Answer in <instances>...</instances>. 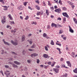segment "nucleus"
<instances>
[{"label":"nucleus","instance_id":"nucleus-33","mask_svg":"<svg viewBox=\"0 0 77 77\" xmlns=\"http://www.w3.org/2000/svg\"><path fill=\"white\" fill-rule=\"evenodd\" d=\"M49 66L48 65L47 66H44V68H45L46 69H47V67H48Z\"/></svg>","mask_w":77,"mask_h":77},{"label":"nucleus","instance_id":"nucleus-27","mask_svg":"<svg viewBox=\"0 0 77 77\" xmlns=\"http://www.w3.org/2000/svg\"><path fill=\"white\" fill-rule=\"evenodd\" d=\"M40 14H41V12H40L39 11H38L36 14V15H38V16L39 15H40Z\"/></svg>","mask_w":77,"mask_h":77},{"label":"nucleus","instance_id":"nucleus-15","mask_svg":"<svg viewBox=\"0 0 77 77\" xmlns=\"http://www.w3.org/2000/svg\"><path fill=\"white\" fill-rule=\"evenodd\" d=\"M71 56L72 57L74 58V56H75V53L72 52L71 54Z\"/></svg>","mask_w":77,"mask_h":77},{"label":"nucleus","instance_id":"nucleus-26","mask_svg":"<svg viewBox=\"0 0 77 77\" xmlns=\"http://www.w3.org/2000/svg\"><path fill=\"white\" fill-rule=\"evenodd\" d=\"M8 17L10 19V20H12V17L11 16V15H10V14L8 15Z\"/></svg>","mask_w":77,"mask_h":77},{"label":"nucleus","instance_id":"nucleus-45","mask_svg":"<svg viewBox=\"0 0 77 77\" xmlns=\"http://www.w3.org/2000/svg\"><path fill=\"white\" fill-rule=\"evenodd\" d=\"M39 60L38 59H37V63H39Z\"/></svg>","mask_w":77,"mask_h":77},{"label":"nucleus","instance_id":"nucleus-11","mask_svg":"<svg viewBox=\"0 0 77 77\" xmlns=\"http://www.w3.org/2000/svg\"><path fill=\"white\" fill-rule=\"evenodd\" d=\"M14 63H15V64H16V65H20L21 64V63H20L19 62L17 61H14Z\"/></svg>","mask_w":77,"mask_h":77},{"label":"nucleus","instance_id":"nucleus-63","mask_svg":"<svg viewBox=\"0 0 77 77\" xmlns=\"http://www.w3.org/2000/svg\"><path fill=\"white\" fill-rule=\"evenodd\" d=\"M10 23H11V24H15L14 23V21H10Z\"/></svg>","mask_w":77,"mask_h":77},{"label":"nucleus","instance_id":"nucleus-28","mask_svg":"<svg viewBox=\"0 0 77 77\" xmlns=\"http://www.w3.org/2000/svg\"><path fill=\"white\" fill-rule=\"evenodd\" d=\"M29 16H26V18L25 19V20H28V19H29Z\"/></svg>","mask_w":77,"mask_h":77},{"label":"nucleus","instance_id":"nucleus-44","mask_svg":"<svg viewBox=\"0 0 77 77\" xmlns=\"http://www.w3.org/2000/svg\"><path fill=\"white\" fill-rule=\"evenodd\" d=\"M9 60H12V59H13V58H8Z\"/></svg>","mask_w":77,"mask_h":77},{"label":"nucleus","instance_id":"nucleus-54","mask_svg":"<svg viewBox=\"0 0 77 77\" xmlns=\"http://www.w3.org/2000/svg\"><path fill=\"white\" fill-rule=\"evenodd\" d=\"M28 51H33V50L31 49H28Z\"/></svg>","mask_w":77,"mask_h":77},{"label":"nucleus","instance_id":"nucleus-38","mask_svg":"<svg viewBox=\"0 0 77 77\" xmlns=\"http://www.w3.org/2000/svg\"><path fill=\"white\" fill-rule=\"evenodd\" d=\"M27 3V2H25L23 3L24 6H26Z\"/></svg>","mask_w":77,"mask_h":77},{"label":"nucleus","instance_id":"nucleus-48","mask_svg":"<svg viewBox=\"0 0 77 77\" xmlns=\"http://www.w3.org/2000/svg\"><path fill=\"white\" fill-rule=\"evenodd\" d=\"M63 11H66V8L65 7H63Z\"/></svg>","mask_w":77,"mask_h":77},{"label":"nucleus","instance_id":"nucleus-13","mask_svg":"<svg viewBox=\"0 0 77 77\" xmlns=\"http://www.w3.org/2000/svg\"><path fill=\"white\" fill-rule=\"evenodd\" d=\"M73 21H74L75 24H77V19L75 18H73Z\"/></svg>","mask_w":77,"mask_h":77},{"label":"nucleus","instance_id":"nucleus-25","mask_svg":"<svg viewBox=\"0 0 77 77\" xmlns=\"http://www.w3.org/2000/svg\"><path fill=\"white\" fill-rule=\"evenodd\" d=\"M35 6V8H36L37 9H38V10H39V9H40V8H39V7L38 5H36Z\"/></svg>","mask_w":77,"mask_h":77},{"label":"nucleus","instance_id":"nucleus-61","mask_svg":"<svg viewBox=\"0 0 77 77\" xmlns=\"http://www.w3.org/2000/svg\"><path fill=\"white\" fill-rule=\"evenodd\" d=\"M61 36L62 38H64V36H65V35H61Z\"/></svg>","mask_w":77,"mask_h":77},{"label":"nucleus","instance_id":"nucleus-50","mask_svg":"<svg viewBox=\"0 0 77 77\" xmlns=\"http://www.w3.org/2000/svg\"><path fill=\"white\" fill-rule=\"evenodd\" d=\"M45 38L47 39H50V37H49V36H48V35H47L46 36Z\"/></svg>","mask_w":77,"mask_h":77},{"label":"nucleus","instance_id":"nucleus-64","mask_svg":"<svg viewBox=\"0 0 77 77\" xmlns=\"http://www.w3.org/2000/svg\"><path fill=\"white\" fill-rule=\"evenodd\" d=\"M14 77L13 75H11L9 77Z\"/></svg>","mask_w":77,"mask_h":77},{"label":"nucleus","instance_id":"nucleus-60","mask_svg":"<svg viewBox=\"0 0 77 77\" xmlns=\"http://www.w3.org/2000/svg\"><path fill=\"white\" fill-rule=\"evenodd\" d=\"M57 20H61V18H60V17H58L57 18Z\"/></svg>","mask_w":77,"mask_h":77},{"label":"nucleus","instance_id":"nucleus-31","mask_svg":"<svg viewBox=\"0 0 77 77\" xmlns=\"http://www.w3.org/2000/svg\"><path fill=\"white\" fill-rule=\"evenodd\" d=\"M63 22H64V23H65V22L66 21V19L64 17L63 18Z\"/></svg>","mask_w":77,"mask_h":77},{"label":"nucleus","instance_id":"nucleus-17","mask_svg":"<svg viewBox=\"0 0 77 77\" xmlns=\"http://www.w3.org/2000/svg\"><path fill=\"white\" fill-rule=\"evenodd\" d=\"M43 56L45 58H47V57H48V55L44 54H43Z\"/></svg>","mask_w":77,"mask_h":77},{"label":"nucleus","instance_id":"nucleus-4","mask_svg":"<svg viewBox=\"0 0 77 77\" xmlns=\"http://www.w3.org/2000/svg\"><path fill=\"white\" fill-rule=\"evenodd\" d=\"M5 20H6V17L4 16L3 18H2V22L3 24V23H5V22H6Z\"/></svg>","mask_w":77,"mask_h":77},{"label":"nucleus","instance_id":"nucleus-53","mask_svg":"<svg viewBox=\"0 0 77 77\" xmlns=\"http://www.w3.org/2000/svg\"><path fill=\"white\" fill-rule=\"evenodd\" d=\"M66 63H67V64H69V63H70V61H66Z\"/></svg>","mask_w":77,"mask_h":77},{"label":"nucleus","instance_id":"nucleus-37","mask_svg":"<svg viewBox=\"0 0 77 77\" xmlns=\"http://www.w3.org/2000/svg\"><path fill=\"white\" fill-rule=\"evenodd\" d=\"M67 75H68V74L67 73H66L64 74V75H63V77H67Z\"/></svg>","mask_w":77,"mask_h":77},{"label":"nucleus","instance_id":"nucleus-24","mask_svg":"<svg viewBox=\"0 0 77 77\" xmlns=\"http://www.w3.org/2000/svg\"><path fill=\"white\" fill-rule=\"evenodd\" d=\"M47 35L45 33H44L43 35V36L44 38H45L47 36Z\"/></svg>","mask_w":77,"mask_h":77},{"label":"nucleus","instance_id":"nucleus-21","mask_svg":"<svg viewBox=\"0 0 77 77\" xmlns=\"http://www.w3.org/2000/svg\"><path fill=\"white\" fill-rule=\"evenodd\" d=\"M46 13L47 14V15H49V12L48 10H46Z\"/></svg>","mask_w":77,"mask_h":77},{"label":"nucleus","instance_id":"nucleus-22","mask_svg":"<svg viewBox=\"0 0 77 77\" xmlns=\"http://www.w3.org/2000/svg\"><path fill=\"white\" fill-rule=\"evenodd\" d=\"M35 47H36V45L35 44H34L31 47V48H35Z\"/></svg>","mask_w":77,"mask_h":77},{"label":"nucleus","instance_id":"nucleus-12","mask_svg":"<svg viewBox=\"0 0 77 77\" xmlns=\"http://www.w3.org/2000/svg\"><path fill=\"white\" fill-rule=\"evenodd\" d=\"M10 73H5V74L6 75L7 77H9L10 76Z\"/></svg>","mask_w":77,"mask_h":77},{"label":"nucleus","instance_id":"nucleus-56","mask_svg":"<svg viewBox=\"0 0 77 77\" xmlns=\"http://www.w3.org/2000/svg\"><path fill=\"white\" fill-rule=\"evenodd\" d=\"M43 6H45V2H43Z\"/></svg>","mask_w":77,"mask_h":77},{"label":"nucleus","instance_id":"nucleus-3","mask_svg":"<svg viewBox=\"0 0 77 77\" xmlns=\"http://www.w3.org/2000/svg\"><path fill=\"white\" fill-rule=\"evenodd\" d=\"M53 71L55 72V73H58L59 72V69L57 68H54L53 69Z\"/></svg>","mask_w":77,"mask_h":77},{"label":"nucleus","instance_id":"nucleus-1","mask_svg":"<svg viewBox=\"0 0 77 77\" xmlns=\"http://www.w3.org/2000/svg\"><path fill=\"white\" fill-rule=\"evenodd\" d=\"M51 26L52 27H54V26L55 28H59V27H62V25H58V26H57V25H56V24L53 23H52L51 24Z\"/></svg>","mask_w":77,"mask_h":77},{"label":"nucleus","instance_id":"nucleus-9","mask_svg":"<svg viewBox=\"0 0 77 77\" xmlns=\"http://www.w3.org/2000/svg\"><path fill=\"white\" fill-rule=\"evenodd\" d=\"M63 16H65V17H68V15L67 14V13H63Z\"/></svg>","mask_w":77,"mask_h":77},{"label":"nucleus","instance_id":"nucleus-35","mask_svg":"<svg viewBox=\"0 0 77 77\" xmlns=\"http://www.w3.org/2000/svg\"><path fill=\"white\" fill-rule=\"evenodd\" d=\"M68 66H69V67H71V63H70L69 64H68L67 65Z\"/></svg>","mask_w":77,"mask_h":77},{"label":"nucleus","instance_id":"nucleus-10","mask_svg":"<svg viewBox=\"0 0 77 77\" xmlns=\"http://www.w3.org/2000/svg\"><path fill=\"white\" fill-rule=\"evenodd\" d=\"M2 7H3L4 8H3V10H4V11H7V10H8V7L7 6H3Z\"/></svg>","mask_w":77,"mask_h":77},{"label":"nucleus","instance_id":"nucleus-43","mask_svg":"<svg viewBox=\"0 0 77 77\" xmlns=\"http://www.w3.org/2000/svg\"><path fill=\"white\" fill-rule=\"evenodd\" d=\"M48 29H50V25H48L47 26Z\"/></svg>","mask_w":77,"mask_h":77},{"label":"nucleus","instance_id":"nucleus-59","mask_svg":"<svg viewBox=\"0 0 77 77\" xmlns=\"http://www.w3.org/2000/svg\"><path fill=\"white\" fill-rule=\"evenodd\" d=\"M72 5L71 7L72 8H73V9H74V5H73L72 4V5Z\"/></svg>","mask_w":77,"mask_h":77},{"label":"nucleus","instance_id":"nucleus-6","mask_svg":"<svg viewBox=\"0 0 77 77\" xmlns=\"http://www.w3.org/2000/svg\"><path fill=\"white\" fill-rule=\"evenodd\" d=\"M54 11L56 12H57L58 13H60L61 12V10L60 8H58L55 10Z\"/></svg>","mask_w":77,"mask_h":77},{"label":"nucleus","instance_id":"nucleus-16","mask_svg":"<svg viewBox=\"0 0 77 77\" xmlns=\"http://www.w3.org/2000/svg\"><path fill=\"white\" fill-rule=\"evenodd\" d=\"M73 71L75 73L77 74V68H76L75 69L73 70Z\"/></svg>","mask_w":77,"mask_h":77},{"label":"nucleus","instance_id":"nucleus-23","mask_svg":"<svg viewBox=\"0 0 77 77\" xmlns=\"http://www.w3.org/2000/svg\"><path fill=\"white\" fill-rule=\"evenodd\" d=\"M13 66L14 67V68H18V66L15 64H13Z\"/></svg>","mask_w":77,"mask_h":77},{"label":"nucleus","instance_id":"nucleus-7","mask_svg":"<svg viewBox=\"0 0 77 77\" xmlns=\"http://www.w3.org/2000/svg\"><path fill=\"white\" fill-rule=\"evenodd\" d=\"M2 41H3V42H4L5 45H11V44H10V43H9L8 42L5 41V39H3L2 40Z\"/></svg>","mask_w":77,"mask_h":77},{"label":"nucleus","instance_id":"nucleus-8","mask_svg":"<svg viewBox=\"0 0 77 77\" xmlns=\"http://www.w3.org/2000/svg\"><path fill=\"white\" fill-rule=\"evenodd\" d=\"M69 32H71V33H73L74 32V31H73V30L72 29L71 27H70V26H69Z\"/></svg>","mask_w":77,"mask_h":77},{"label":"nucleus","instance_id":"nucleus-47","mask_svg":"<svg viewBox=\"0 0 77 77\" xmlns=\"http://www.w3.org/2000/svg\"><path fill=\"white\" fill-rule=\"evenodd\" d=\"M32 36V34H29L28 35V37H30Z\"/></svg>","mask_w":77,"mask_h":77},{"label":"nucleus","instance_id":"nucleus-30","mask_svg":"<svg viewBox=\"0 0 77 77\" xmlns=\"http://www.w3.org/2000/svg\"><path fill=\"white\" fill-rule=\"evenodd\" d=\"M22 53L23 54H25V53H26V51L24 50H23L22 51Z\"/></svg>","mask_w":77,"mask_h":77},{"label":"nucleus","instance_id":"nucleus-52","mask_svg":"<svg viewBox=\"0 0 77 77\" xmlns=\"http://www.w3.org/2000/svg\"><path fill=\"white\" fill-rule=\"evenodd\" d=\"M48 65H51V62L49 61L48 62Z\"/></svg>","mask_w":77,"mask_h":77},{"label":"nucleus","instance_id":"nucleus-46","mask_svg":"<svg viewBox=\"0 0 77 77\" xmlns=\"http://www.w3.org/2000/svg\"><path fill=\"white\" fill-rule=\"evenodd\" d=\"M32 24H35V25H36V23L35 22H33L32 23Z\"/></svg>","mask_w":77,"mask_h":77},{"label":"nucleus","instance_id":"nucleus-58","mask_svg":"<svg viewBox=\"0 0 77 77\" xmlns=\"http://www.w3.org/2000/svg\"><path fill=\"white\" fill-rule=\"evenodd\" d=\"M68 3H69V4H70V5H72V3L71 2L69 1L68 2Z\"/></svg>","mask_w":77,"mask_h":77},{"label":"nucleus","instance_id":"nucleus-55","mask_svg":"<svg viewBox=\"0 0 77 77\" xmlns=\"http://www.w3.org/2000/svg\"><path fill=\"white\" fill-rule=\"evenodd\" d=\"M48 5H49V6H51V4L48 1Z\"/></svg>","mask_w":77,"mask_h":77},{"label":"nucleus","instance_id":"nucleus-2","mask_svg":"<svg viewBox=\"0 0 77 77\" xmlns=\"http://www.w3.org/2000/svg\"><path fill=\"white\" fill-rule=\"evenodd\" d=\"M38 56V54L36 53H33L31 54V57H32L33 58L34 57H36V56Z\"/></svg>","mask_w":77,"mask_h":77},{"label":"nucleus","instance_id":"nucleus-39","mask_svg":"<svg viewBox=\"0 0 77 77\" xmlns=\"http://www.w3.org/2000/svg\"><path fill=\"white\" fill-rule=\"evenodd\" d=\"M51 11H53L54 10V8L53 7H50Z\"/></svg>","mask_w":77,"mask_h":77},{"label":"nucleus","instance_id":"nucleus-14","mask_svg":"<svg viewBox=\"0 0 77 77\" xmlns=\"http://www.w3.org/2000/svg\"><path fill=\"white\" fill-rule=\"evenodd\" d=\"M25 36L24 35H23L22 36V41H24V40H25Z\"/></svg>","mask_w":77,"mask_h":77},{"label":"nucleus","instance_id":"nucleus-36","mask_svg":"<svg viewBox=\"0 0 77 77\" xmlns=\"http://www.w3.org/2000/svg\"><path fill=\"white\" fill-rule=\"evenodd\" d=\"M45 50H46V51H48V48H47V46H45Z\"/></svg>","mask_w":77,"mask_h":77},{"label":"nucleus","instance_id":"nucleus-40","mask_svg":"<svg viewBox=\"0 0 77 77\" xmlns=\"http://www.w3.org/2000/svg\"><path fill=\"white\" fill-rule=\"evenodd\" d=\"M5 67L6 68H9V66L5 65Z\"/></svg>","mask_w":77,"mask_h":77},{"label":"nucleus","instance_id":"nucleus-34","mask_svg":"<svg viewBox=\"0 0 77 77\" xmlns=\"http://www.w3.org/2000/svg\"><path fill=\"white\" fill-rule=\"evenodd\" d=\"M29 42L30 44H32V41L29 40Z\"/></svg>","mask_w":77,"mask_h":77},{"label":"nucleus","instance_id":"nucleus-57","mask_svg":"<svg viewBox=\"0 0 77 77\" xmlns=\"http://www.w3.org/2000/svg\"><path fill=\"white\" fill-rule=\"evenodd\" d=\"M12 53V54H15V55H17V54L16 53H15L14 52H13L12 51L11 52Z\"/></svg>","mask_w":77,"mask_h":77},{"label":"nucleus","instance_id":"nucleus-51","mask_svg":"<svg viewBox=\"0 0 77 77\" xmlns=\"http://www.w3.org/2000/svg\"><path fill=\"white\" fill-rule=\"evenodd\" d=\"M1 51H2V52L1 54H4V50H2Z\"/></svg>","mask_w":77,"mask_h":77},{"label":"nucleus","instance_id":"nucleus-18","mask_svg":"<svg viewBox=\"0 0 77 77\" xmlns=\"http://www.w3.org/2000/svg\"><path fill=\"white\" fill-rule=\"evenodd\" d=\"M51 44L52 45H54V42H53V40H51Z\"/></svg>","mask_w":77,"mask_h":77},{"label":"nucleus","instance_id":"nucleus-32","mask_svg":"<svg viewBox=\"0 0 77 77\" xmlns=\"http://www.w3.org/2000/svg\"><path fill=\"white\" fill-rule=\"evenodd\" d=\"M59 3L60 5H62V1H61V0H60L59 1Z\"/></svg>","mask_w":77,"mask_h":77},{"label":"nucleus","instance_id":"nucleus-19","mask_svg":"<svg viewBox=\"0 0 77 77\" xmlns=\"http://www.w3.org/2000/svg\"><path fill=\"white\" fill-rule=\"evenodd\" d=\"M18 10H20V11H22V10H23V9H22V7H21V6H20L18 7Z\"/></svg>","mask_w":77,"mask_h":77},{"label":"nucleus","instance_id":"nucleus-41","mask_svg":"<svg viewBox=\"0 0 77 77\" xmlns=\"http://www.w3.org/2000/svg\"><path fill=\"white\" fill-rule=\"evenodd\" d=\"M0 72L2 74L3 76H4V75L3 74V71H2V70H1Z\"/></svg>","mask_w":77,"mask_h":77},{"label":"nucleus","instance_id":"nucleus-29","mask_svg":"<svg viewBox=\"0 0 77 77\" xmlns=\"http://www.w3.org/2000/svg\"><path fill=\"white\" fill-rule=\"evenodd\" d=\"M0 2L2 3L3 5L5 4V3H4V1H3V0H0Z\"/></svg>","mask_w":77,"mask_h":77},{"label":"nucleus","instance_id":"nucleus-42","mask_svg":"<svg viewBox=\"0 0 77 77\" xmlns=\"http://www.w3.org/2000/svg\"><path fill=\"white\" fill-rule=\"evenodd\" d=\"M63 33V31L62 30H60L59 32L60 34H61V33Z\"/></svg>","mask_w":77,"mask_h":77},{"label":"nucleus","instance_id":"nucleus-5","mask_svg":"<svg viewBox=\"0 0 77 77\" xmlns=\"http://www.w3.org/2000/svg\"><path fill=\"white\" fill-rule=\"evenodd\" d=\"M11 42L14 45H18V43L17 42H15L13 40L11 41Z\"/></svg>","mask_w":77,"mask_h":77},{"label":"nucleus","instance_id":"nucleus-49","mask_svg":"<svg viewBox=\"0 0 77 77\" xmlns=\"http://www.w3.org/2000/svg\"><path fill=\"white\" fill-rule=\"evenodd\" d=\"M63 40H66V37H63Z\"/></svg>","mask_w":77,"mask_h":77},{"label":"nucleus","instance_id":"nucleus-62","mask_svg":"<svg viewBox=\"0 0 77 77\" xmlns=\"http://www.w3.org/2000/svg\"><path fill=\"white\" fill-rule=\"evenodd\" d=\"M17 29H14V33H15L16 32V31H17Z\"/></svg>","mask_w":77,"mask_h":77},{"label":"nucleus","instance_id":"nucleus-20","mask_svg":"<svg viewBox=\"0 0 77 77\" xmlns=\"http://www.w3.org/2000/svg\"><path fill=\"white\" fill-rule=\"evenodd\" d=\"M27 62L29 63H30L32 62V60L29 59L27 60Z\"/></svg>","mask_w":77,"mask_h":77}]
</instances>
